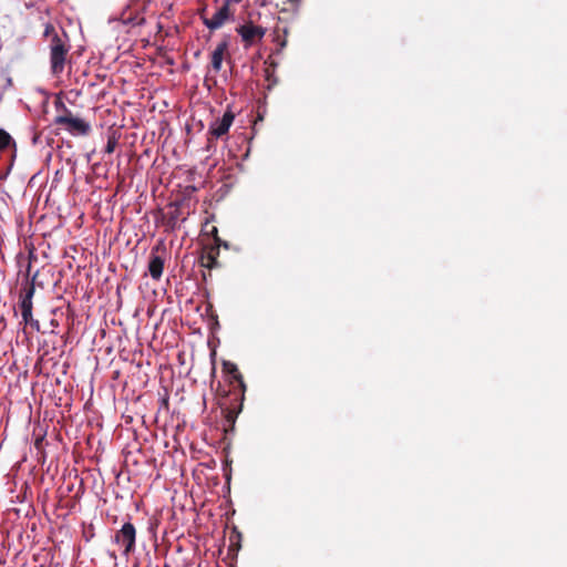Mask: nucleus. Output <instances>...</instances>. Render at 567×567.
<instances>
[{"instance_id": "obj_1", "label": "nucleus", "mask_w": 567, "mask_h": 567, "mask_svg": "<svg viewBox=\"0 0 567 567\" xmlns=\"http://www.w3.org/2000/svg\"><path fill=\"white\" fill-rule=\"evenodd\" d=\"M43 37L48 41L51 71L59 75L64 71L71 50L70 38L64 30L58 31L52 23H47Z\"/></svg>"}, {"instance_id": "obj_2", "label": "nucleus", "mask_w": 567, "mask_h": 567, "mask_svg": "<svg viewBox=\"0 0 567 567\" xmlns=\"http://www.w3.org/2000/svg\"><path fill=\"white\" fill-rule=\"evenodd\" d=\"M34 284L28 282L20 291V301L19 308L21 311L22 320L24 324H30L35 330H40V322L32 317L33 302L32 298L34 296Z\"/></svg>"}, {"instance_id": "obj_3", "label": "nucleus", "mask_w": 567, "mask_h": 567, "mask_svg": "<svg viewBox=\"0 0 567 567\" xmlns=\"http://www.w3.org/2000/svg\"><path fill=\"white\" fill-rule=\"evenodd\" d=\"M234 120V112L227 110L220 118H216L210 123L207 132V150L212 147L214 140L223 138L228 134Z\"/></svg>"}, {"instance_id": "obj_4", "label": "nucleus", "mask_w": 567, "mask_h": 567, "mask_svg": "<svg viewBox=\"0 0 567 567\" xmlns=\"http://www.w3.org/2000/svg\"><path fill=\"white\" fill-rule=\"evenodd\" d=\"M114 543L123 548V555L128 556L135 550L136 528L127 522L115 533Z\"/></svg>"}, {"instance_id": "obj_5", "label": "nucleus", "mask_w": 567, "mask_h": 567, "mask_svg": "<svg viewBox=\"0 0 567 567\" xmlns=\"http://www.w3.org/2000/svg\"><path fill=\"white\" fill-rule=\"evenodd\" d=\"M266 28L255 24L252 21H246L236 28V32L240 35L245 48L261 42L266 34Z\"/></svg>"}, {"instance_id": "obj_6", "label": "nucleus", "mask_w": 567, "mask_h": 567, "mask_svg": "<svg viewBox=\"0 0 567 567\" xmlns=\"http://www.w3.org/2000/svg\"><path fill=\"white\" fill-rule=\"evenodd\" d=\"M206 8L199 12L200 19L204 25L210 31L220 29L231 17L230 4L223 2V6L218 8L212 18L205 16Z\"/></svg>"}, {"instance_id": "obj_7", "label": "nucleus", "mask_w": 567, "mask_h": 567, "mask_svg": "<svg viewBox=\"0 0 567 567\" xmlns=\"http://www.w3.org/2000/svg\"><path fill=\"white\" fill-rule=\"evenodd\" d=\"M54 124L76 136H86L91 132L90 123L78 116L74 118L55 117Z\"/></svg>"}, {"instance_id": "obj_8", "label": "nucleus", "mask_w": 567, "mask_h": 567, "mask_svg": "<svg viewBox=\"0 0 567 567\" xmlns=\"http://www.w3.org/2000/svg\"><path fill=\"white\" fill-rule=\"evenodd\" d=\"M228 247L227 243H223L219 237L215 238V245L205 248V252L200 257V265L204 268L212 270L219 267L218 256L220 246Z\"/></svg>"}, {"instance_id": "obj_9", "label": "nucleus", "mask_w": 567, "mask_h": 567, "mask_svg": "<svg viewBox=\"0 0 567 567\" xmlns=\"http://www.w3.org/2000/svg\"><path fill=\"white\" fill-rule=\"evenodd\" d=\"M159 252L164 254L165 249L163 247H161L159 245L153 247L151 250L150 261H148L150 275L155 280L161 279V277L163 275V270H164L165 258Z\"/></svg>"}, {"instance_id": "obj_10", "label": "nucleus", "mask_w": 567, "mask_h": 567, "mask_svg": "<svg viewBox=\"0 0 567 567\" xmlns=\"http://www.w3.org/2000/svg\"><path fill=\"white\" fill-rule=\"evenodd\" d=\"M228 50V41L227 40H223L221 42H219L215 50L213 51L212 53V59H210V64H212V68L215 72H219L220 69H221V63H223V60H224V55L225 53L227 52Z\"/></svg>"}, {"instance_id": "obj_11", "label": "nucleus", "mask_w": 567, "mask_h": 567, "mask_svg": "<svg viewBox=\"0 0 567 567\" xmlns=\"http://www.w3.org/2000/svg\"><path fill=\"white\" fill-rule=\"evenodd\" d=\"M223 369L226 373L230 374L231 378L238 382V384L240 385V388L243 390H245V382H244V378L241 375V373L239 372L237 365L233 362H229V361H225L223 363Z\"/></svg>"}, {"instance_id": "obj_12", "label": "nucleus", "mask_w": 567, "mask_h": 567, "mask_svg": "<svg viewBox=\"0 0 567 567\" xmlns=\"http://www.w3.org/2000/svg\"><path fill=\"white\" fill-rule=\"evenodd\" d=\"M173 208L167 213L165 217V226L169 230H174L177 227L179 220L181 210L177 205L172 206Z\"/></svg>"}, {"instance_id": "obj_13", "label": "nucleus", "mask_w": 567, "mask_h": 567, "mask_svg": "<svg viewBox=\"0 0 567 567\" xmlns=\"http://www.w3.org/2000/svg\"><path fill=\"white\" fill-rule=\"evenodd\" d=\"M117 142H118V137L116 136V132L113 131L107 137L105 153L112 154L117 145Z\"/></svg>"}, {"instance_id": "obj_14", "label": "nucleus", "mask_w": 567, "mask_h": 567, "mask_svg": "<svg viewBox=\"0 0 567 567\" xmlns=\"http://www.w3.org/2000/svg\"><path fill=\"white\" fill-rule=\"evenodd\" d=\"M11 143H13V141L10 134L0 128V152L7 148Z\"/></svg>"}, {"instance_id": "obj_15", "label": "nucleus", "mask_w": 567, "mask_h": 567, "mask_svg": "<svg viewBox=\"0 0 567 567\" xmlns=\"http://www.w3.org/2000/svg\"><path fill=\"white\" fill-rule=\"evenodd\" d=\"M239 539H240V534L236 529H234L233 534L229 536V540H230L229 549L230 550H238L240 548Z\"/></svg>"}, {"instance_id": "obj_16", "label": "nucleus", "mask_w": 567, "mask_h": 567, "mask_svg": "<svg viewBox=\"0 0 567 567\" xmlns=\"http://www.w3.org/2000/svg\"><path fill=\"white\" fill-rule=\"evenodd\" d=\"M56 109H61V113L58 114L55 117H66V118H74L75 116L73 113L62 103L59 102L55 104Z\"/></svg>"}, {"instance_id": "obj_17", "label": "nucleus", "mask_w": 567, "mask_h": 567, "mask_svg": "<svg viewBox=\"0 0 567 567\" xmlns=\"http://www.w3.org/2000/svg\"><path fill=\"white\" fill-rule=\"evenodd\" d=\"M241 0H224L225 3L231 4V3H239Z\"/></svg>"}, {"instance_id": "obj_18", "label": "nucleus", "mask_w": 567, "mask_h": 567, "mask_svg": "<svg viewBox=\"0 0 567 567\" xmlns=\"http://www.w3.org/2000/svg\"><path fill=\"white\" fill-rule=\"evenodd\" d=\"M217 233H218L217 228H216V227H213L212 235H214V239H215L216 237H218V236H217Z\"/></svg>"}, {"instance_id": "obj_19", "label": "nucleus", "mask_w": 567, "mask_h": 567, "mask_svg": "<svg viewBox=\"0 0 567 567\" xmlns=\"http://www.w3.org/2000/svg\"><path fill=\"white\" fill-rule=\"evenodd\" d=\"M145 23V18H141L138 19V21L136 22L137 25H141V24H144Z\"/></svg>"}, {"instance_id": "obj_20", "label": "nucleus", "mask_w": 567, "mask_h": 567, "mask_svg": "<svg viewBox=\"0 0 567 567\" xmlns=\"http://www.w3.org/2000/svg\"><path fill=\"white\" fill-rule=\"evenodd\" d=\"M286 1H287V2H290V3H292V4H296V3H298L300 0H286Z\"/></svg>"}, {"instance_id": "obj_21", "label": "nucleus", "mask_w": 567, "mask_h": 567, "mask_svg": "<svg viewBox=\"0 0 567 567\" xmlns=\"http://www.w3.org/2000/svg\"><path fill=\"white\" fill-rule=\"evenodd\" d=\"M227 417H228V421H233V415H231V412H228V415H227Z\"/></svg>"}]
</instances>
